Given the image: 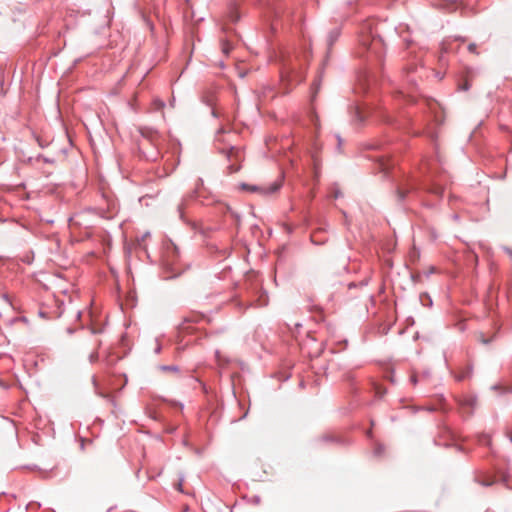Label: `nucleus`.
Segmentation results:
<instances>
[{
  "mask_svg": "<svg viewBox=\"0 0 512 512\" xmlns=\"http://www.w3.org/2000/svg\"><path fill=\"white\" fill-rule=\"evenodd\" d=\"M239 166H236V165H230L229 166V169H230V172L231 173H234V172H237L239 170Z\"/></svg>",
  "mask_w": 512,
  "mask_h": 512,
  "instance_id": "obj_10",
  "label": "nucleus"
},
{
  "mask_svg": "<svg viewBox=\"0 0 512 512\" xmlns=\"http://www.w3.org/2000/svg\"><path fill=\"white\" fill-rule=\"evenodd\" d=\"M411 381L415 384V383L417 382L416 377H415V376H413V377L411 378Z\"/></svg>",
  "mask_w": 512,
  "mask_h": 512,
  "instance_id": "obj_16",
  "label": "nucleus"
},
{
  "mask_svg": "<svg viewBox=\"0 0 512 512\" xmlns=\"http://www.w3.org/2000/svg\"><path fill=\"white\" fill-rule=\"evenodd\" d=\"M433 192H434V193H436V194H438V195H441V194H442V192H443V189H442V188H440V187H438V188H436L435 190H433Z\"/></svg>",
  "mask_w": 512,
  "mask_h": 512,
  "instance_id": "obj_12",
  "label": "nucleus"
},
{
  "mask_svg": "<svg viewBox=\"0 0 512 512\" xmlns=\"http://www.w3.org/2000/svg\"><path fill=\"white\" fill-rule=\"evenodd\" d=\"M480 483L483 485V486H490L492 484L491 481H488V480H485V481H480Z\"/></svg>",
  "mask_w": 512,
  "mask_h": 512,
  "instance_id": "obj_13",
  "label": "nucleus"
},
{
  "mask_svg": "<svg viewBox=\"0 0 512 512\" xmlns=\"http://www.w3.org/2000/svg\"><path fill=\"white\" fill-rule=\"evenodd\" d=\"M221 46H222V51H223V53H224V54H226V55H228V54H229V52H230V51H231V49H232V45H231L228 41L224 40V41H222Z\"/></svg>",
  "mask_w": 512,
  "mask_h": 512,
  "instance_id": "obj_6",
  "label": "nucleus"
},
{
  "mask_svg": "<svg viewBox=\"0 0 512 512\" xmlns=\"http://www.w3.org/2000/svg\"><path fill=\"white\" fill-rule=\"evenodd\" d=\"M281 186V182H274L270 185L265 186H256V185H248L242 184V189L249 190L251 192H258L261 195H269L276 192Z\"/></svg>",
  "mask_w": 512,
  "mask_h": 512,
  "instance_id": "obj_2",
  "label": "nucleus"
},
{
  "mask_svg": "<svg viewBox=\"0 0 512 512\" xmlns=\"http://www.w3.org/2000/svg\"><path fill=\"white\" fill-rule=\"evenodd\" d=\"M461 88L462 90L467 91L470 88L469 82L466 80Z\"/></svg>",
  "mask_w": 512,
  "mask_h": 512,
  "instance_id": "obj_11",
  "label": "nucleus"
},
{
  "mask_svg": "<svg viewBox=\"0 0 512 512\" xmlns=\"http://www.w3.org/2000/svg\"><path fill=\"white\" fill-rule=\"evenodd\" d=\"M480 336H481V341H482L483 343H488V341H487V340H485L484 338H482V334H480Z\"/></svg>",
  "mask_w": 512,
  "mask_h": 512,
  "instance_id": "obj_17",
  "label": "nucleus"
},
{
  "mask_svg": "<svg viewBox=\"0 0 512 512\" xmlns=\"http://www.w3.org/2000/svg\"><path fill=\"white\" fill-rule=\"evenodd\" d=\"M154 106H155L156 109L161 110V109L164 108L165 104H164L163 101L157 99V100L154 101Z\"/></svg>",
  "mask_w": 512,
  "mask_h": 512,
  "instance_id": "obj_8",
  "label": "nucleus"
},
{
  "mask_svg": "<svg viewBox=\"0 0 512 512\" xmlns=\"http://www.w3.org/2000/svg\"><path fill=\"white\" fill-rule=\"evenodd\" d=\"M366 118V114L360 111L359 107H354V122L358 120L359 122H363Z\"/></svg>",
  "mask_w": 512,
  "mask_h": 512,
  "instance_id": "obj_3",
  "label": "nucleus"
},
{
  "mask_svg": "<svg viewBox=\"0 0 512 512\" xmlns=\"http://www.w3.org/2000/svg\"><path fill=\"white\" fill-rule=\"evenodd\" d=\"M374 21L367 20L362 24L361 31L359 33V42L362 46L367 47L370 43H374L373 29Z\"/></svg>",
  "mask_w": 512,
  "mask_h": 512,
  "instance_id": "obj_1",
  "label": "nucleus"
},
{
  "mask_svg": "<svg viewBox=\"0 0 512 512\" xmlns=\"http://www.w3.org/2000/svg\"><path fill=\"white\" fill-rule=\"evenodd\" d=\"M137 8L139 10V13L141 14L142 18L147 21V12L145 11L144 5L142 1H137Z\"/></svg>",
  "mask_w": 512,
  "mask_h": 512,
  "instance_id": "obj_4",
  "label": "nucleus"
},
{
  "mask_svg": "<svg viewBox=\"0 0 512 512\" xmlns=\"http://www.w3.org/2000/svg\"><path fill=\"white\" fill-rule=\"evenodd\" d=\"M506 252L512 257V250L509 248H505Z\"/></svg>",
  "mask_w": 512,
  "mask_h": 512,
  "instance_id": "obj_15",
  "label": "nucleus"
},
{
  "mask_svg": "<svg viewBox=\"0 0 512 512\" xmlns=\"http://www.w3.org/2000/svg\"><path fill=\"white\" fill-rule=\"evenodd\" d=\"M479 442L481 444L489 445L490 444V437L488 435H482V436L479 437Z\"/></svg>",
  "mask_w": 512,
  "mask_h": 512,
  "instance_id": "obj_7",
  "label": "nucleus"
},
{
  "mask_svg": "<svg viewBox=\"0 0 512 512\" xmlns=\"http://www.w3.org/2000/svg\"><path fill=\"white\" fill-rule=\"evenodd\" d=\"M10 307H11L10 300L6 295H4L0 301V308L5 310V309H9Z\"/></svg>",
  "mask_w": 512,
  "mask_h": 512,
  "instance_id": "obj_5",
  "label": "nucleus"
},
{
  "mask_svg": "<svg viewBox=\"0 0 512 512\" xmlns=\"http://www.w3.org/2000/svg\"><path fill=\"white\" fill-rule=\"evenodd\" d=\"M70 225H71V226H74V225H78V223L75 221V219H74V218H71V219H70Z\"/></svg>",
  "mask_w": 512,
  "mask_h": 512,
  "instance_id": "obj_14",
  "label": "nucleus"
},
{
  "mask_svg": "<svg viewBox=\"0 0 512 512\" xmlns=\"http://www.w3.org/2000/svg\"><path fill=\"white\" fill-rule=\"evenodd\" d=\"M476 48H477V46H476V44H474V43H471V44H469V46H468V50H469L470 52H472V53H476Z\"/></svg>",
  "mask_w": 512,
  "mask_h": 512,
  "instance_id": "obj_9",
  "label": "nucleus"
}]
</instances>
